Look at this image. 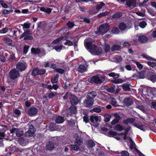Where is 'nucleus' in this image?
I'll return each mask as SVG.
<instances>
[{"mask_svg": "<svg viewBox=\"0 0 156 156\" xmlns=\"http://www.w3.org/2000/svg\"><path fill=\"white\" fill-rule=\"evenodd\" d=\"M94 41L93 40L88 38L85 41V45L92 54L99 55L102 53V49L100 47H97L95 45L92 44Z\"/></svg>", "mask_w": 156, "mask_h": 156, "instance_id": "1", "label": "nucleus"}, {"mask_svg": "<svg viewBox=\"0 0 156 156\" xmlns=\"http://www.w3.org/2000/svg\"><path fill=\"white\" fill-rule=\"evenodd\" d=\"M105 78L104 75L98 74L89 78L88 81L90 83L100 84L105 81Z\"/></svg>", "mask_w": 156, "mask_h": 156, "instance_id": "2", "label": "nucleus"}, {"mask_svg": "<svg viewBox=\"0 0 156 156\" xmlns=\"http://www.w3.org/2000/svg\"><path fill=\"white\" fill-rule=\"evenodd\" d=\"M31 33L29 30H27L24 31L20 37V39L23 38L24 40H32L33 39V37L31 35Z\"/></svg>", "mask_w": 156, "mask_h": 156, "instance_id": "3", "label": "nucleus"}, {"mask_svg": "<svg viewBox=\"0 0 156 156\" xmlns=\"http://www.w3.org/2000/svg\"><path fill=\"white\" fill-rule=\"evenodd\" d=\"M109 27L107 24H103L101 25L99 27L98 33L99 34L103 35L107 32L109 30Z\"/></svg>", "mask_w": 156, "mask_h": 156, "instance_id": "4", "label": "nucleus"}, {"mask_svg": "<svg viewBox=\"0 0 156 156\" xmlns=\"http://www.w3.org/2000/svg\"><path fill=\"white\" fill-rule=\"evenodd\" d=\"M9 74L10 78L12 80H14L20 76L19 72L15 69L11 70L9 72Z\"/></svg>", "mask_w": 156, "mask_h": 156, "instance_id": "5", "label": "nucleus"}, {"mask_svg": "<svg viewBox=\"0 0 156 156\" xmlns=\"http://www.w3.org/2000/svg\"><path fill=\"white\" fill-rule=\"evenodd\" d=\"M28 125L29 128L28 130L25 133V135L27 136H34L35 130L34 126L31 124H28Z\"/></svg>", "mask_w": 156, "mask_h": 156, "instance_id": "6", "label": "nucleus"}, {"mask_svg": "<svg viewBox=\"0 0 156 156\" xmlns=\"http://www.w3.org/2000/svg\"><path fill=\"white\" fill-rule=\"evenodd\" d=\"M38 112V110L35 107H31L29 108L27 113L30 116H32L36 115Z\"/></svg>", "mask_w": 156, "mask_h": 156, "instance_id": "7", "label": "nucleus"}, {"mask_svg": "<svg viewBox=\"0 0 156 156\" xmlns=\"http://www.w3.org/2000/svg\"><path fill=\"white\" fill-rule=\"evenodd\" d=\"M94 102V99H91L87 98L83 102L84 105L86 107H90L93 105Z\"/></svg>", "mask_w": 156, "mask_h": 156, "instance_id": "8", "label": "nucleus"}, {"mask_svg": "<svg viewBox=\"0 0 156 156\" xmlns=\"http://www.w3.org/2000/svg\"><path fill=\"white\" fill-rule=\"evenodd\" d=\"M70 100V102L73 105H76L78 102V98L74 94H72Z\"/></svg>", "mask_w": 156, "mask_h": 156, "instance_id": "9", "label": "nucleus"}, {"mask_svg": "<svg viewBox=\"0 0 156 156\" xmlns=\"http://www.w3.org/2000/svg\"><path fill=\"white\" fill-rule=\"evenodd\" d=\"M81 145L75 144H74L71 145L70 147L72 150H74L76 151H81L82 148Z\"/></svg>", "mask_w": 156, "mask_h": 156, "instance_id": "10", "label": "nucleus"}, {"mask_svg": "<svg viewBox=\"0 0 156 156\" xmlns=\"http://www.w3.org/2000/svg\"><path fill=\"white\" fill-rule=\"evenodd\" d=\"M126 4L131 9L133 8L136 5V2L135 0H127Z\"/></svg>", "mask_w": 156, "mask_h": 156, "instance_id": "11", "label": "nucleus"}, {"mask_svg": "<svg viewBox=\"0 0 156 156\" xmlns=\"http://www.w3.org/2000/svg\"><path fill=\"white\" fill-rule=\"evenodd\" d=\"M16 68L20 71H22L25 69V65L23 62H19L17 64Z\"/></svg>", "mask_w": 156, "mask_h": 156, "instance_id": "12", "label": "nucleus"}, {"mask_svg": "<svg viewBox=\"0 0 156 156\" xmlns=\"http://www.w3.org/2000/svg\"><path fill=\"white\" fill-rule=\"evenodd\" d=\"M76 140L75 141V144L81 145L83 144V141L81 138L80 137L77 133L75 134Z\"/></svg>", "mask_w": 156, "mask_h": 156, "instance_id": "13", "label": "nucleus"}, {"mask_svg": "<svg viewBox=\"0 0 156 156\" xmlns=\"http://www.w3.org/2000/svg\"><path fill=\"white\" fill-rule=\"evenodd\" d=\"M138 41L141 42H145L147 40V38L144 35H139L137 36Z\"/></svg>", "mask_w": 156, "mask_h": 156, "instance_id": "14", "label": "nucleus"}, {"mask_svg": "<svg viewBox=\"0 0 156 156\" xmlns=\"http://www.w3.org/2000/svg\"><path fill=\"white\" fill-rule=\"evenodd\" d=\"M7 129V128L5 126H0V136L3 137L5 136V133Z\"/></svg>", "mask_w": 156, "mask_h": 156, "instance_id": "15", "label": "nucleus"}, {"mask_svg": "<svg viewBox=\"0 0 156 156\" xmlns=\"http://www.w3.org/2000/svg\"><path fill=\"white\" fill-rule=\"evenodd\" d=\"M18 142L22 146H25L28 143V140L22 137H20L18 139Z\"/></svg>", "mask_w": 156, "mask_h": 156, "instance_id": "16", "label": "nucleus"}, {"mask_svg": "<svg viewBox=\"0 0 156 156\" xmlns=\"http://www.w3.org/2000/svg\"><path fill=\"white\" fill-rule=\"evenodd\" d=\"M123 102L126 105L129 106L133 103V101L131 98H125Z\"/></svg>", "mask_w": 156, "mask_h": 156, "instance_id": "17", "label": "nucleus"}, {"mask_svg": "<svg viewBox=\"0 0 156 156\" xmlns=\"http://www.w3.org/2000/svg\"><path fill=\"white\" fill-rule=\"evenodd\" d=\"M105 5V3L103 2H101L100 4H98L95 7V11L97 12L101 9L102 7Z\"/></svg>", "mask_w": 156, "mask_h": 156, "instance_id": "18", "label": "nucleus"}, {"mask_svg": "<svg viewBox=\"0 0 156 156\" xmlns=\"http://www.w3.org/2000/svg\"><path fill=\"white\" fill-rule=\"evenodd\" d=\"M97 93L94 91H92L89 93L86 97L87 98H89L91 99H93V98L96 96Z\"/></svg>", "mask_w": 156, "mask_h": 156, "instance_id": "19", "label": "nucleus"}, {"mask_svg": "<svg viewBox=\"0 0 156 156\" xmlns=\"http://www.w3.org/2000/svg\"><path fill=\"white\" fill-rule=\"evenodd\" d=\"M55 121L56 123H61L64 121L65 119L63 117L60 116H57Z\"/></svg>", "mask_w": 156, "mask_h": 156, "instance_id": "20", "label": "nucleus"}, {"mask_svg": "<svg viewBox=\"0 0 156 156\" xmlns=\"http://www.w3.org/2000/svg\"><path fill=\"white\" fill-rule=\"evenodd\" d=\"M122 58L119 55H116L112 59V60L115 62H119L122 61Z\"/></svg>", "mask_w": 156, "mask_h": 156, "instance_id": "21", "label": "nucleus"}, {"mask_svg": "<svg viewBox=\"0 0 156 156\" xmlns=\"http://www.w3.org/2000/svg\"><path fill=\"white\" fill-rule=\"evenodd\" d=\"M99 120V116H98L92 115L90 117V120L91 122L94 123L97 122Z\"/></svg>", "mask_w": 156, "mask_h": 156, "instance_id": "22", "label": "nucleus"}, {"mask_svg": "<svg viewBox=\"0 0 156 156\" xmlns=\"http://www.w3.org/2000/svg\"><path fill=\"white\" fill-rule=\"evenodd\" d=\"M46 148L47 149L49 150H52L54 148V144L52 142H49L47 144L46 146Z\"/></svg>", "mask_w": 156, "mask_h": 156, "instance_id": "23", "label": "nucleus"}, {"mask_svg": "<svg viewBox=\"0 0 156 156\" xmlns=\"http://www.w3.org/2000/svg\"><path fill=\"white\" fill-rule=\"evenodd\" d=\"M3 40L4 42V43L8 45H11L12 41V40L7 37L4 38Z\"/></svg>", "mask_w": 156, "mask_h": 156, "instance_id": "24", "label": "nucleus"}, {"mask_svg": "<svg viewBox=\"0 0 156 156\" xmlns=\"http://www.w3.org/2000/svg\"><path fill=\"white\" fill-rule=\"evenodd\" d=\"M134 126L142 131H145L146 129V127L144 126L142 124H134Z\"/></svg>", "mask_w": 156, "mask_h": 156, "instance_id": "25", "label": "nucleus"}, {"mask_svg": "<svg viewBox=\"0 0 156 156\" xmlns=\"http://www.w3.org/2000/svg\"><path fill=\"white\" fill-rule=\"evenodd\" d=\"M78 70L79 72L82 73L85 71L86 70V69L84 66L80 65L79 66Z\"/></svg>", "mask_w": 156, "mask_h": 156, "instance_id": "26", "label": "nucleus"}, {"mask_svg": "<svg viewBox=\"0 0 156 156\" xmlns=\"http://www.w3.org/2000/svg\"><path fill=\"white\" fill-rule=\"evenodd\" d=\"M87 145L88 147L92 148L95 146V143L92 140H90L87 141Z\"/></svg>", "mask_w": 156, "mask_h": 156, "instance_id": "27", "label": "nucleus"}, {"mask_svg": "<svg viewBox=\"0 0 156 156\" xmlns=\"http://www.w3.org/2000/svg\"><path fill=\"white\" fill-rule=\"evenodd\" d=\"M123 89L125 91H129L130 90V88H129V85L128 84H125L122 85L121 86Z\"/></svg>", "mask_w": 156, "mask_h": 156, "instance_id": "28", "label": "nucleus"}, {"mask_svg": "<svg viewBox=\"0 0 156 156\" xmlns=\"http://www.w3.org/2000/svg\"><path fill=\"white\" fill-rule=\"evenodd\" d=\"M58 78V76L57 74L56 76L54 77H52L51 79V82L52 83H57Z\"/></svg>", "mask_w": 156, "mask_h": 156, "instance_id": "29", "label": "nucleus"}, {"mask_svg": "<svg viewBox=\"0 0 156 156\" xmlns=\"http://www.w3.org/2000/svg\"><path fill=\"white\" fill-rule=\"evenodd\" d=\"M141 56L143 58H144L145 59L148 60H153V58L151 57H150L149 56L147 55L145 53H143L141 55Z\"/></svg>", "mask_w": 156, "mask_h": 156, "instance_id": "30", "label": "nucleus"}, {"mask_svg": "<svg viewBox=\"0 0 156 156\" xmlns=\"http://www.w3.org/2000/svg\"><path fill=\"white\" fill-rule=\"evenodd\" d=\"M119 28L121 30H125L126 27V26L125 24L123 23H120L119 25Z\"/></svg>", "mask_w": 156, "mask_h": 156, "instance_id": "31", "label": "nucleus"}, {"mask_svg": "<svg viewBox=\"0 0 156 156\" xmlns=\"http://www.w3.org/2000/svg\"><path fill=\"white\" fill-rule=\"evenodd\" d=\"M135 121L133 118H129L124 120L123 122L126 124H128L129 123H131Z\"/></svg>", "mask_w": 156, "mask_h": 156, "instance_id": "32", "label": "nucleus"}, {"mask_svg": "<svg viewBox=\"0 0 156 156\" xmlns=\"http://www.w3.org/2000/svg\"><path fill=\"white\" fill-rule=\"evenodd\" d=\"M69 110L72 113H76V108L73 106H71L69 108Z\"/></svg>", "mask_w": 156, "mask_h": 156, "instance_id": "33", "label": "nucleus"}, {"mask_svg": "<svg viewBox=\"0 0 156 156\" xmlns=\"http://www.w3.org/2000/svg\"><path fill=\"white\" fill-rule=\"evenodd\" d=\"M40 10L41 11L48 13H50L51 12V9L50 8L41 7L40 8Z\"/></svg>", "mask_w": 156, "mask_h": 156, "instance_id": "34", "label": "nucleus"}, {"mask_svg": "<svg viewBox=\"0 0 156 156\" xmlns=\"http://www.w3.org/2000/svg\"><path fill=\"white\" fill-rule=\"evenodd\" d=\"M115 129L118 131H121L124 130V128L121 125L117 124L115 126Z\"/></svg>", "mask_w": 156, "mask_h": 156, "instance_id": "35", "label": "nucleus"}, {"mask_svg": "<svg viewBox=\"0 0 156 156\" xmlns=\"http://www.w3.org/2000/svg\"><path fill=\"white\" fill-rule=\"evenodd\" d=\"M31 51L32 53L35 54H38L40 52V50L38 48H32L31 49Z\"/></svg>", "mask_w": 156, "mask_h": 156, "instance_id": "36", "label": "nucleus"}, {"mask_svg": "<svg viewBox=\"0 0 156 156\" xmlns=\"http://www.w3.org/2000/svg\"><path fill=\"white\" fill-rule=\"evenodd\" d=\"M120 49V47L118 45H113L111 48L112 51L119 50Z\"/></svg>", "mask_w": 156, "mask_h": 156, "instance_id": "37", "label": "nucleus"}, {"mask_svg": "<svg viewBox=\"0 0 156 156\" xmlns=\"http://www.w3.org/2000/svg\"><path fill=\"white\" fill-rule=\"evenodd\" d=\"M113 83L117 84L122 83L123 81L121 79H118L113 80L112 81Z\"/></svg>", "mask_w": 156, "mask_h": 156, "instance_id": "38", "label": "nucleus"}, {"mask_svg": "<svg viewBox=\"0 0 156 156\" xmlns=\"http://www.w3.org/2000/svg\"><path fill=\"white\" fill-rule=\"evenodd\" d=\"M108 75L111 77H112L114 78H118L119 75V74L115 73H111L108 74Z\"/></svg>", "mask_w": 156, "mask_h": 156, "instance_id": "39", "label": "nucleus"}, {"mask_svg": "<svg viewBox=\"0 0 156 156\" xmlns=\"http://www.w3.org/2000/svg\"><path fill=\"white\" fill-rule=\"evenodd\" d=\"M110 100L111 104L114 106H116L117 102L115 98L113 97L110 98Z\"/></svg>", "mask_w": 156, "mask_h": 156, "instance_id": "40", "label": "nucleus"}, {"mask_svg": "<svg viewBox=\"0 0 156 156\" xmlns=\"http://www.w3.org/2000/svg\"><path fill=\"white\" fill-rule=\"evenodd\" d=\"M110 13V12L109 11H106L104 12H102L99 14L98 15V16L100 18L101 17L103 16H106L108 15Z\"/></svg>", "mask_w": 156, "mask_h": 156, "instance_id": "41", "label": "nucleus"}, {"mask_svg": "<svg viewBox=\"0 0 156 156\" xmlns=\"http://www.w3.org/2000/svg\"><path fill=\"white\" fill-rule=\"evenodd\" d=\"M149 79L153 82H154L156 81V75L152 74L150 76Z\"/></svg>", "mask_w": 156, "mask_h": 156, "instance_id": "42", "label": "nucleus"}, {"mask_svg": "<svg viewBox=\"0 0 156 156\" xmlns=\"http://www.w3.org/2000/svg\"><path fill=\"white\" fill-rule=\"evenodd\" d=\"M104 117L105 121V122H108L109 121L111 117V115L110 114H107L105 115Z\"/></svg>", "mask_w": 156, "mask_h": 156, "instance_id": "43", "label": "nucleus"}, {"mask_svg": "<svg viewBox=\"0 0 156 156\" xmlns=\"http://www.w3.org/2000/svg\"><path fill=\"white\" fill-rule=\"evenodd\" d=\"M30 25L31 23L27 22L24 23L23 24L21 25V26L23 27V28L28 29L30 27Z\"/></svg>", "mask_w": 156, "mask_h": 156, "instance_id": "44", "label": "nucleus"}, {"mask_svg": "<svg viewBox=\"0 0 156 156\" xmlns=\"http://www.w3.org/2000/svg\"><path fill=\"white\" fill-rule=\"evenodd\" d=\"M63 39V37H60L56 39L54 41L52 42V43L53 44H55L58 43L61 41Z\"/></svg>", "mask_w": 156, "mask_h": 156, "instance_id": "45", "label": "nucleus"}, {"mask_svg": "<svg viewBox=\"0 0 156 156\" xmlns=\"http://www.w3.org/2000/svg\"><path fill=\"white\" fill-rule=\"evenodd\" d=\"M18 128H12V129H10V132L11 133H13L15 132L16 134H17L18 135H20V134L18 133Z\"/></svg>", "mask_w": 156, "mask_h": 156, "instance_id": "46", "label": "nucleus"}, {"mask_svg": "<svg viewBox=\"0 0 156 156\" xmlns=\"http://www.w3.org/2000/svg\"><path fill=\"white\" fill-rule=\"evenodd\" d=\"M107 91L110 93L115 92V87L114 86L111 87L107 89Z\"/></svg>", "mask_w": 156, "mask_h": 156, "instance_id": "47", "label": "nucleus"}, {"mask_svg": "<svg viewBox=\"0 0 156 156\" xmlns=\"http://www.w3.org/2000/svg\"><path fill=\"white\" fill-rule=\"evenodd\" d=\"M104 47L106 52H107L109 51L110 46L108 44L105 43L104 44Z\"/></svg>", "mask_w": 156, "mask_h": 156, "instance_id": "48", "label": "nucleus"}, {"mask_svg": "<svg viewBox=\"0 0 156 156\" xmlns=\"http://www.w3.org/2000/svg\"><path fill=\"white\" fill-rule=\"evenodd\" d=\"M134 62L136 64L137 66V67L140 69H143V66L140 62L135 61H134Z\"/></svg>", "mask_w": 156, "mask_h": 156, "instance_id": "49", "label": "nucleus"}, {"mask_svg": "<svg viewBox=\"0 0 156 156\" xmlns=\"http://www.w3.org/2000/svg\"><path fill=\"white\" fill-rule=\"evenodd\" d=\"M72 94L70 92H67L66 93L65 96H64L63 98L64 100L67 99L68 98L70 99L71 96Z\"/></svg>", "mask_w": 156, "mask_h": 156, "instance_id": "50", "label": "nucleus"}, {"mask_svg": "<svg viewBox=\"0 0 156 156\" xmlns=\"http://www.w3.org/2000/svg\"><path fill=\"white\" fill-rule=\"evenodd\" d=\"M11 149L12 151L16 152H20L22 151V150H20L19 148L16 147L15 146L12 147Z\"/></svg>", "mask_w": 156, "mask_h": 156, "instance_id": "51", "label": "nucleus"}, {"mask_svg": "<svg viewBox=\"0 0 156 156\" xmlns=\"http://www.w3.org/2000/svg\"><path fill=\"white\" fill-rule=\"evenodd\" d=\"M138 77L140 79H143L144 78V71H142L138 73Z\"/></svg>", "mask_w": 156, "mask_h": 156, "instance_id": "52", "label": "nucleus"}, {"mask_svg": "<svg viewBox=\"0 0 156 156\" xmlns=\"http://www.w3.org/2000/svg\"><path fill=\"white\" fill-rule=\"evenodd\" d=\"M54 71L61 74H62L64 72V70L61 68H56L55 69Z\"/></svg>", "mask_w": 156, "mask_h": 156, "instance_id": "53", "label": "nucleus"}, {"mask_svg": "<svg viewBox=\"0 0 156 156\" xmlns=\"http://www.w3.org/2000/svg\"><path fill=\"white\" fill-rule=\"evenodd\" d=\"M101 110L100 107H98L97 108H95L93 109V111L95 112L99 113L100 112Z\"/></svg>", "mask_w": 156, "mask_h": 156, "instance_id": "54", "label": "nucleus"}, {"mask_svg": "<svg viewBox=\"0 0 156 156\" xmlns=\"http://www.w3.org/2000/svg\"><path fill=\"white\" fill-rule=\"evenodd\" d=\"M121 154L122 156H129V153L126 151H122Z\"/></svg>", "mask_w": 156, "mask_h": 156, "instance_id": "55", "label": "nucleus"}, {"mask_svg": "<svg viewBox=\"0 0 156 156\" xmlns=\"http://www.w3.org/2000/svg\"><path fill=\"white\" fill-rule=\"evenodd\" d=\"M146 25V23L144 21L141 22L139 24V26L142 28H144Z\"/></svg>", "mask_w": 156, "mask_h": 156, "instance_id": "56", "label": "nucleus"}, {"mask_svg": "<svg viewBox=\"0 0 156 156\" xmlns=\"http://www.w3.org/2000/svg\"><path fill=\"white\" fill-rule=\"evenodd\" d=\"M54 48L57 51H60L62 49L61 45H58L54 47Z\"/></svg>", "mask_w": 156, "mask_h": 156, "instance_id": "57", "label": "nucleus"}, {"mask_svg": "<svg viewBox=\"0 0 156 156\" xmlns=\"http://www.w3.org/2000/svg\"><path fill=\"white\" fill-rule=\"evenodd\" d=\"M39 70L38 69H34L32 72V74L33 75L35 76L39 74Z\"/></svg>", "mask_w": 156, "mask_h": 156, "instance_id": "58", "label": "nucleus"}, {"mask_svg": "<svg viewBox=\"0 0 156 156\" xmlns=\"http://www.w3.org/2000/svg\"><path fill=\"white\" fill-rule=\"evenodd\" d=\"M112 32L114 34H117L119 33V31L117 27H114L112 30Z\"/></svg>", "mask_w": 156, "mask_h": 156, "instance_id": "59", "label": "nucleus"}, {"mask_svg": "<svg viewBox=\"0 0 156 156\" xmlns=\"http://www.w3.org/2000/svg\"><path fill=\"white\" fill-rule=\"evenodd\" d=\"M83 120L85 123H87L89 122V116L87 115H85L83 117Z\"/></svg>", "mask_w": 156, "mask_h": 156, "instance_id": "60", "label": "nucleus"}, {"mask_svg": "<svg viewBox=\"0 0 156 156\" xmlns=\"http://www.w3.org/2000/svg\"><path fill=\"white\" fill-rule=\"evenodd\" d=\"M122 16L121 14L119 13H116L114 14L112 17L114 18H120Z\"/></svg>", "mask_w": 156, "mask_h": 156, "instance_id": "61", "label": "nucleus"}, {"mask_svg": "<svg viewBox=\"0 0 156 156\" xmlns=\"http://www.w3.org/2000/svg\"><path fill=\"white\" fill-rule=\"evenodd\" d=\"M65 45L71 46L73 45V43L72 42L69 40H67L64 43Z\"/></svg>", "mask_w": 156, "mask_h": 156, "instance_id": "62", "label": "nucleus"}, {"mask_svg": "<svg viewBox=\"0 0 156 156\" xmlns=\"http://www.w3.org/2000/svg\"><path fill=\"white\" fill-rule=\"evenodd\" d=\"M109 134L112 136H116L117 133L116 132L114 131H111L108 132Z\"/></svg>", "mask_w": 156, "mask_h": 156, "instance_id": "63", "label": "nucleus"}, {"mask_svg": "<svg viewBox=\"0 0 156 156\" xmlns=\"http://www.w3.org/2000/svg\"><path fill=\"white\" fill-rule=\"evenodd\" d=\"M15 59L14 55L12 54L11 55L9 58V60L11 62L13 61Z\"/></svg>", "mask_w": 156, "mask_h": 156, "instance_id": "64", "label": "nucleus"}]
</instances>
